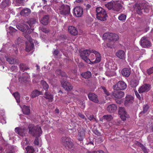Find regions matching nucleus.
<instances>
[{"mask_svg":"<svg viewBox=\"0 0 153 153\" xmlns=\"http://www.w3.org/2000/svg\"><path fill=\"white\" fill-rule=\"evenodd\" d=\"M16 27L19 30L25 33H23V36L30 42H32L31 37L27 34L30 33L33 31L30 27L23 23L19 24L16 26Z\"/></svg>","mask_w":153,"mask_h":153,"instance_id":"f257e3e1","label":"nucleus"},{"mask_svg":"<svg viewBox=\"0 0 153 153\" xmlns=\"http://www.w3.org/2000/svg\"><path fill=\"white\" fill-rule=\"evenodd\" d=\"M29 133L36 137H40L42 133V129L39 126L29 125L28 126Z\"/></svg>","mask_w":153,"mask_h":153,"instance_id":"f03ea898","label":"nucleus"},{"mask_svg":"<svg viewBox=\"0 0 153 153\" xmlns=\"http://www.w3.org/2000/svg\"><path fill=\"white\" fill-rule=\"evenodd\" d=\"M134 7L136 12L139 15H141L143 12L148 13L149 12V6L146 3L136 4H135Z\"/></svg>","mask_w":153,"mask_h":153,"instance_id":"7ed1b4c3","label":"nucleus"},{"mask_svg":"<svg viewBox=\"0 0 153 153\" xmlns=\"http://www.w3.org/2000/svg\"><path fill=\"white\" fill-rule=\"evenodd\" d=\"M97 18L101 21H104L106 20V17L108 16L105 10L101 7L96 8Z\"/></svg>","mask_w":153,"mask_h":153,"instance_id":"20e7f679","label":"nucleus"},{"mask_svg":"<svg viewBox=\"0 0 153 153\" xmlns=\"http://www.w3.org/2000/svg\"><path fill=\"white\" fill-rule=\"evenodd\" d=\"M59 13L63 16L69 14L70 13V8L67 5L62 4L59 7Z\"/></svg>","mask_w":153,"mask_h":153,"instance_id":"39448f33","label":"nucleus"},{"mask_svg":"<svg viewBox=\"0 0 153 153\" xmlns=\"http://www.w3.org/2000/svg\"><path fill=\"white\" fill-rule=\"evenodd\" d=\"M61 143L65 147L68 148L73 147V144L72 143L71 139L67 137H63L61 138Z\"/></svg>","mask_w":153,"mask_h":153,"instance_id":"423d86ee","label":"nucleus"},{"mask_svg":"<svg viewBox=\"0 0 153 153\" xmlns=\"http://www.w3.org/2000/svg\"><path fill=\"white\" fill-rule=\"evenodd\" d=\"M94 50H85L83 51L81 53V57L87 63L90 62L89 59L88 57L91 53H93Z\"/></svg>","mask_w":153,"mask_h":153,"instance_id":"0eeeda50","label":"nucleus"},{"mask_svg":"<svg viewBox=\"0 0 153 153\" xmlns=\"http://www.w3.org/2000/svg\"><path fill=\"white\" fill-rule=\"evenodd\" d=\"M140 45L144 48H148L151 46V43L148 37L146 36L142 37L140 40Z\"/></svg>","mask_w":153,"mask_h":153,"instance_id":"6e6552de","label":"nucleus"},{"mask_svg":"<svg viewBox=\"0 0 153 153\" xmlns=\"http://www.w3.org/2000/svg\"><path fill=\"white\" fill-rule=\"evenodd\" d=\"M127 87L126 84L123 81H120L113 86L114 90H123Z\"/></svg>","mask_w":153,"mask_h":153,"instance_id":"1a4fd4ad","label":"nucleus"},{"mask_svg":"<svg viewBox=\"0 0 153 153\" xmlns=\"http://www.w3.org/2000/svg\"><path fill=\"white\" fill-rule=\"evenodd\" d=\"M118 114L120 115V117L121 119L123 121H125L126 118L129 117L128 115L126 112L125 108L123 107H120Z\"/></svg>","mask_w":153,"mask_h":153,"instance_id":"9d476101","label":"nucleus"},{"mask_svg":"<svg viewBox=\"0 0 153 153\" xmlns=\"http://www.w3.org/2000/svg\"><path fill=\"white\" fill-rule=\"evenodd\" d=\"M83 9L79 6H76L74 9V14L77 17H80L83 14Z\"/></svg>","mask_w":153,"mask_h":153,"instance_id":"9b49d317","label":"nucleus"},{"mask_svg":"<svg viewBox=\"0 0 153 153\" xmlns=\"http://www.w3.org/2000/svg\"><path fill=\"white\" fill-rule=\"evenodd\" d=\"M88 97L90 100L95 103H99V101L98 97L94 93L90 92L88 94Z\"/></svg>","mask_w":153,"mask_h":153,"instance_id":"f8f14e48","label":"nucleus"},{"mask_svg":"<svg viewBox=\"0 0 153 153\" xmlns=\"http://www.w3.org/2000/svg\"><path fill=\"white\" fill-rule=\"evenodd\" d=\"M120 90H114L112 93L113 96L117 99H120L123 97L124 96V92Z\"/></svg>","mask_w":153,"mask_h":153,"instance_id":"ddd939ff","label":"nucleus"},{"mask_svg":"<svg viewBox=\"0 0 153 153\" xmlns=\"http://www.w3.org/2000/svg\"><path fill=\"white\" fill-rule=\"evenodd\" d=\"M61 84L64 89L67 91H70L73 88L72 85L69 82L64 80L61 82Z\"/></svg>","mask_w":153,"mask_h":153,"instance_id":"4468645a","label":"nucleus"},{"mask_svg":"<svg viewBox=\"0 0 153 153\" xmlns=\"http://www.w3.org/2000/svg\"><path fill=\"white\" fill-rule=\"evenodd\" d=\"M151 88V85L149 84H145L141 86L138 90L139 93H141L148 91Z\"/></svg>","mask_w":153,"mask_h":153,"instance_id":"2eb2a0df","label":"nucleus"},{"mask_svg":"<svg viewBox=\"0 0 153 153\" xmlns=\"http://www.w3.org/2000/svg\"><path fill=\"white\" fill-rule=\"evenodd\" d=\"M112 63L111 62H108L106 63L105 65L106 67L107 68V71L106 73V75L111 76H112V74H110V72L113 71V70L114 69V67L112 66Z\"/></svg>","mask_w":153,"mask_h":153,"instance_id":"dca6fc26","label":"nucleus"},{"mask_svg":"<svg viewBox=\"0 0 153 153\" xmlns=\"http://www.w3.org/2000/svg\"><path fill=\"white\" fill-rule=\"evenodd\" d=\"M85 131L83 127H81L79 130L78 139L80 141H82L85 135Z\"/></svg>","mask_w":153,"mask_h":153,"instance_id":"f3484780","label":"nucleus"},{"mask_svg":"<svg viewBox=\"0 0 153 153\" xmlns=\"http://www.w3.org/2000/svg\"><path fill=\"white\" fill-rule=\"evenodd\" d=\"M68 30L69 32L73 35L76 36L78 34V31L77 29L74 26H69Z\"/></svg>","mask_w":153,"mask_h":153,"instance_id":"a211bd4d","label":"nucleus"},{"mask_svg":"<svg viewBox=\"0 0 153 153\" xmlns=\"http://www.w3.org/2000/svg\"><path fill=\"white\" fill-rule=\"evenodd\" d=\"M134 101V97L128 95L126 97L125 102L126 105H128L132 104Z\"/></svg>","mask_w":153,"mask_h":153,"instance_id":"6ab92c4d","label":"nucleus"},{"mask_svg":"<svg viewBox=\"0 0 153 153\" xmlns=\"http://www.w3.org/2000/svg\"><path fill=\"white\" fill-rule=\"evenodd\" d=\"M117 109L116 105L114 104H112L108 105L107 108V111L110 113H113Z\"/></svg>","mask_w":153,"mask_h":153,"instance_id":"aec40b11","label":"nucleus"},{"mask_svg":"<svg viewBox=\"0 0 153 153\" xmlns=\"http://www.w3.org/2000/svg\"><path fill=\"white\" fill-rule=\"evenodd\" d=\"M131 72V69L130 68H125L122 70L121 73L123 76L128 77L130 75Z\"/></svg>","mask_w":153,"mask_h":153,"instance_id":"412c9836","label":"nucleus"},{"mask_svg":"<svg viewBox=\"0 0 153 153\" xmlns=\"http://www.w3.org/2000/svg\"><path fill=\"white\" fill-rule=\"evenodd\" d=\"M15 131L20 136H23L24 135L25 133L26 130L24 128L17 127L15 128Z\"/></svg>","mask_w":153,"mask_h":153,"instance_id":"4be33fe9","label":"nucleus"},{"mask_svg":"<svg viewBox=\"0 0 153 153\" xmlns=\"http://www.w3.org/2000/svg\"><path fill=\"white\" fill-rule=\"evenodd\" d=\"M49 16L48 15L44 16L40 20L41 23L44 25H47L49 22Z\"/></svg>","mask_w":153,"mask_h":153,"instance_id":"5701e85b","label":"nucleus"},{"mask_svg":"<svg viewBox=\"0 0 153 153\" xmlns=\"http://www.w3.org/2000/svg\"><path fill=\"white\" fill-rule=\"evenodd\" d=\"M116 55L120 59H124L125 58V52L123 50H119L116 53Z\"/></svg>","mask_w":153,"mask_h":153,"instance_id":"b1692460","label":"nucleus"},{"mask_svg":"<svg viewBox=\"0 0 153 153\" xmlns=\"http://www.w3.org/2000/svg\"><path fill=\"white\" fill-rule=\"evenodd\" d=\"M31 13V10L28 8H25L22 10L20 12V14L24 16H28Z\"/></svg>","mask_w":153,"mask_h":153,"instance_id":"393cba45","label":"nucleus"},{"mask_svg":"<svg viewBox=\"0 0 153 153\" xmlns=\"http://www.w3.org/2000/svg\"><path fill=\"white\" fill-rule=\"evenodd\" d=\"M93 53L95 54L96 57L95 60L93 62V63H97L99 62L101 60L100 54L99 52L95 51H93Z\"/></svg>","mask_w":153,"mask_h":153,"instance_id":"a878e982","label":"nucleus"},{"mask_svg":"<svg viewBox=\"0 0 153 153\" xmlns=\"http://www.w3.org/2000/svg\"><path fill=\"white\" fill-rule=\"evenodd\" d=\"M122 5L120 3L118 2H114V10L118 12L122 9Z\"/></svg>","mask_w":153,"mask_h":153,"instance_id":"bb28decb","label":"nucleus"},{"mask_svg":"<svg viewBox=\"0 0 153 153\" xmlns=\"http://www.w3.org/2000/svg\"><path fill=\"white\" fill-rule=\"evenodd\" d=\"M42 94V91H39L38 90L36 89L32 92L31 94V96L32 98H34Z\"/></svg>","mask_w":153,"mask_h":153,"instance_id":"cd10ccee","label":"nucleus"},{"mask_svg":"<svg viewBox=\"0 0 153 153\" xmlns=\"http://www.w3.org/2000/svg\"><path fill=\"white\" fill-rule=\"evenodd\" d=\"M10 3L9 0H4L0 4V7L4 8L6 7L9 6Z\"/></svg>","mask_w":153,"mask_h":153,"instance_id":"c85d7f7f","label":"nucleus"},{"mask_svg":"<svg viewBox=\"0 0 153 153\" xmlns=\"http://www.w3.org/2000/svg\"><path fill=\"white\" fill-rule=\"evenodd\" d=\"M6 59L10 64H15L19 62V61L18 60L12 57H6Z\"/></svg>","mask_w":153,"mask_h":153,"instance_id":"c756f323","label":"nucleus"},{"mask_svg":"<svg viewBox=\"0 0 153 153\" xmlns=\"http://www.w3.org/2000/svg\"><path fill=\"white\" fill-rule=\"evenodd\" d=\"M19 67L20 70L23 72H25L29 69V68L26 65V64L24 63H21L19 65Z\"/></svg>","mask_w":153,"mask_h":153,"instance_id":"7c9ffc66","label":"nucleus"},{"mask_svg":"<svg viewBox=\"0 0 153 153\" xmlns=\"http://www.w3.org/2000/svg\"><path fill=\"white\" fill-rule=\"evenodd\" d=\"M22 111L24 114L28 115L30 111V107L28 106L24 105L22 109Z\"/></svg>","mask_w":153,"mask_h":153,"instance_id":"2f4dec72","label":"nucleus"},{"mask_svg":"<svg viewBox=\"0 0 153 153\" xmlns=\"http://www.w3.org/2000/svg\"><path fill=\"white\" fill-rule=\"evenodd\" d=\"M91 73L89 71L82 73L81 74L82 76L85 79L89 78L91 76Z\"/></svg>","mask_w":153,"mask_h":153,"instance_id":"473e14b6","label":"nucleus"},{"mask_svg":"<svg viewBox=\"0 0 153 153\" xmlns=\"http://www.w3.org/2000/svg\"><path fill=\"white\" fill-rule=\"evenodd\" d=\"M139 81L138 80L133 79L130 82L131 87L133 88L136 87L138 84Z\"/></svg>","mask_w":153,"mask_h":153,"instance_id":"72a5a7b5","label":"nucleus"},{"mask_svg":"<svg viewBox=\"0 0 153 153\" xmlns=\"http://www.w3.org/2000/svg\"><path fill=\"white\" fill-rule=\"evenodd\" d=\"M34 44L33 43L30 42V43L28 44L26 47V51L27 52L30 51L33 49L34 47Z\"/></svg>","mask_w":153,"mask_h":153,"instance_id":"f704fd0d","label":"nucleus"},{"mask_svg":"<svg viewBox=\"0 0 153 153\" xmlns=\"http://www.w3.org/2000/svg\"><path fill=\"white\" fill-rule=\"evenodd\" d=\"M110 36V39L109 40L111 41H116L119 39L118 36L116 34L111 33Z\"/></svg>","mask_w":153,"mask_h":153,"instance_id":"c9c22d12","label":"nucleus"},{"mask_svg":"<svg viewBox=\"0 0 153 153\" xmlns=\"http://www.w3.org/2000/svg\"><path fill=\"white\" fill-rule=\"evenodd\" d=\"M114 1H111L105 5V7L108 10L112 9L114 10Z\"/></svg>","mask_w":153,"mask_h":153,"instance_id":"e433bc0d","label":"nucleus"},{"mask_svg":"<svg viewBox=\"0 0 153 153\" xmlns=\"http://www.w3.org/2000/svg\"><path fill=\"white\" fill-rule=\"evenodd\" d=\"M45 97L46 99L49 100L50 101H52L53 100V96L49 93L46 92L45 93Z\"/></svg>","mask_w":153,"mask_h":153,"instance_id":"4c0bfd02","label":"nucleus"},{"mask_svg":"<svg viewBox=\"0 0 153 153\" xmlns=\"http://www.w3.org/2000/svg\"><path fill=\"white\" fill-rule=\"evenodd\" d=\"M41 83L43 88L45 89L46 91H47L49 88V86L46 82L44 80H42L41 81Z\"/></svg>","mask_w":153,"mask_h":153,"instance_id":"58836bf2","label":"nucleus"},{"mask_svg":"<svg viewBox=\"0 0 153 153\" xmlns=\"http://www.w3.org/2000/svg\"><path fill=\"white\" fill-rule=\"evenodd\" d=\"M33 77L34 78L33 79V81L36 82H37L40 79V77L41 76L39 74H33Z\"/></svg>","mask_w":153,"mask_h":153,"instance_id":"ea45409f","label":"nucleus"},{"mask_svg":"<svg viewBox=\"0 0 153 153\" xmlns=\"http://www.w3.org/2000/svg\"><path fill=\"white\" fill-rule=\"evenodd\" d=\"M113 118V117L110 115H105L102 117V120H105L107 121H110Z\"/></svg>","mask_w":153,"mask_h":153,"instance_id":"a19ab883","label":"nucleus"},{"mask_svg":"<svg viewBox=\"0 0 153 153\" xmlns=\"http://www.w3.org/2000/svg\"><path fill=\"white\" fill-rule=\"evenodd\" d=\"M13 95L15 98L16 99L17 102L18 103H19L20 102V95L19 93L18 92H16L13 93Z\"/></svg>","mask_w":153,"mask_h":153,"instance_id":"79ce46f5","label":"nucleus"},{"mask_svg":"<svg viewBox=\"0 0 153 153\" xmlns=\"http://www.w3.org/2000/svg\"><path fill=\"white\" fill-rule=\"evenodd\" d=\"M6 153H15L14 148L12 146H10L6 150Z\"/></svg>","mask_w":153,"mask_h":153,"instance_id":"37998d69","label":"nucleus"},{"mask_svg":"<svg viewBox=\"0 0 153 153\" xmlns=\"http://www.w3.org/2000/svg\"><path fill=\"white\" fill-rule=\"evenodd\" d=\"M26 150L27 153H34L35 152V149L32 146H28L26 148Z\"/></svg>","mask_w":153,"mask_h":153,"instance_id":"c03bdc74","label":"nucleus"},{"mask_svg":"<svg viewBox=\"0 0 153 153\" xmlns=\"http://www.w3.org/2000/svg\"><path fill=\"white\" fill-rule=\"evenodd\" d=\"M138 145L140 147H141L144 153H148L147 149L142 144L140 143H138Z\"/></svg>","mask_w":153,"mask_h":153,"instance_id":"a18cd8bd","label":"nucleus"},{"mask_svg":"<svg viewBox=\"0 0 153 153\" xmlns=\"http://www.w3.org/2000/svg\"><path fill=\"white\" fill-rule=\"evenodd\" d=\"M149 108V106L148 105H146L143 106V111L140 112V114H144L146 113L148 111Z\"/></svg>","mask_w":153,"mask_h":153,"instance_id":"49530a36","label":"nucleus"},{"mask_svg":"<svg viewBox=\"0 0 153 153\" xmlns=\"http://www.w3.org/2000/svg\"><path fill=\"white\" fill-rule=\"evenodd\" d=\"M36 22V19L33 18H32L28 21V24L30 26V27H31V26L35 24Z\"/></svg>","mask_w":153,"mask_h":153,"instance_id":"de8ad7c7","label":"nucleus"},{"mask_svg":"<svg viewBox=\"0 0 153 153\" xmlns=\"http://www.w3.org/2000/svg\"><path fill=\"white\" fill-rule=\"evenodd\" d=\"M111 33H104L103 35V38L104 39H108L109 40L110 39Z\"/></svg>","mask_w":153,"mask_h":153,"instance_id":"09e8293b","label":"nucleus"},{"mask_svg":"<svg viewBox=\"0 0 153 153\" xmlns=\"http://www.w3.org/2000/svg\"><path fill=\"white\" fill-rule=\"evenodd\" d=\"M23 42L24 40L22 39L20 37H19L15 42L16 45H18L21 44Z\"/></svg>","mask_w":153,"mask_h":153,"instance_id":"8fccbe9b","label":"nucleus"},{"mask_svg":"<svg viewBox=\"0 0 153 153\" xmlns=\"http://www.w3.org/2000/svg\"><path fill=\"white\" fill-rule=\"evenodd\" d=\"M9 29L10 30L9 33L12 35H13V34L15 33L17 30L16 29L10 26L9 27Z\"/></svg>","mask_w":153,"mask_h":153,"instance_id":"3c124183","label":"nucleus"},{"mask_svg":"<svg viewBox=\"0 0 153 153\" xmlns=\"http://www.w3.org/2000/svg\"><path fill=\"white\" fill-rule=\"evenodd\" d=\"M126 15L124 14H121L118 17V19L121 21H123L126 20Z\"/></svg>","mask_w":153,"mask_h":153,"instance_id":"603ef678","label":"nucleus"},{"mask_svg":"<svg viewBox=\"0 0 153 153\" xmlns=\"http://www.w3.org/2000/svg\"><path fill=\"white\" fill-rule=\"evenodd\" d=\"M10 70L12 71L16 72L18 70V68L17 66L13 65L10 68Z\"/></svg>","mask_w":153,"mask_h":153,"instance_id":"864d4df0","label":"nucleus"},{"mask_svg":"<svg viewBox=\"0 0 153 153\" xmlns=\"http://www.w3.org/2000/svg\"><path fill=\"white\" fill-rule=\"evenodd\" d=\"M13 50L14 51V53L16 54H17L18 51V47L16 45H13L12 46Z\"/></svg>","mask_w":153,"mask_h":153,"instance_id":"5fc2aeb1","label":"nucleus"},{"mask_svg":"<svg viewBox=\"0 0 153 153\" xmlns=\"http://www.w3.org/2000/svg\"><path fill=\"white\" fill-rule=\"evenodd\" d=\"M40 29L42 31L45 33H48L50 31L48 29L45 27H42Z\"/></svg>","mask_w":153,"mask_h":153,"instance_id":"6e6d98bb","label":"nucleus"},{"mask_svg":"<svg viewBox=\"0 0 153 153\" xmlns=\"http://www.w3.org/2000/svg\"><path fill=\"white\" fill-rule=\"evenodd\" d=\"M146 72L149 75L153 73V67L148 69L146 71Z\"/></svg>","mask_w":153,"mask_h":153,"instance_id":"4d7b16f0","label":"nucleus"},{"mask_svg":"<svg viewBox=\"0 0 153 153\" xmlns=\"http://www.w3.org/2000/svg\"><path fill=\"white\" fill-rule=\"evenodd\" d=\"M93 131L96 135L99 136L100 135V133L98 131V130L95 128L93 129Z\"/></svg>","mask_w":153,"mask_h":153,"instance_id":"13d9d810","label":"nucleus"},{"mask_svg":"<svg viewBox=\"0 0 153 153\" xmlns=\"http://www.w3.org/2000/svg\"><path fill=\"white\" fill-rule=\"evenodd\" d=\"M102 88L103 90L105 93L108 96L110 95L109 93L107 91L106 89L104 87H102Z\"/></svg>","mask_w":153,"mask_h":153,"instance_id":"bf43d9fd","label":"nucleus"},{"mask_svg":"<svg viewBox=\"0 0 153 153\" xmlns=\"http://www.w3.org/2000/svg\"><path fill=\"white\" fill-rule=\"evenodd\" d=\"M78 116L80 117L81 118L84 119L85 121H86L87 119L85 118V116L80 113H78Z\"/></svg>","mask_w":153,"mask_h":153,"instance_id":"052dcab7","label":"nucleus"},{"mask_svg":"<svg viewBox=\"0 0 153 153\" xmlns=\"http://www.w3.org/2000/svg\"><path fill=\"white\" fill-rule=\"evenodd\" d=\"M17 3L21 4L25 0H14Z\"/></svg>","mask_w":153,"mask_h":153,"instance_id":"680f3d73","label":"nucleus"},{"mask_svg":"<svg viewBox=\"0 0 153 153\" xmlns=\"http://www.w3.org/2000/svg\"><path fill=\"white\" fill-rule=\"evenodd\" d=\"M34 143L35 145H38L39 144V140L38 137H36V138L34 141Z\"/></svg>","mask_w":153,"mask_h":153,"instance_id":"e2e57ef3","label":"nucleus"},{"mask_svg":"<svg viewBox=\"0 0 153 153\" xmlns=\"http://www.w3.org/2000/svg\"><path fill=\"white\" fill-rule=\"evenodd\" d=\"M56 73L58 75L61 74L62 73L61 70L59 69H58L56 70Z\"/></svg>","mask_w":153,"mask_h":153,"instance_id":"0e129e2a","label":"nucleus"},{"mask_svg":"<svg viewBox=\"0 0 153 153\" xmlns=\"http://www.w3.org/2000/svg\"><path fill=\"white\" fill-rule=\"evenodd\" d=\"M25 78H23L22 77H19V82H24V79H25Z\"/></svg>","mask_w":153,"mask_h":153,"instance_id":"69168bd1","label":"nucleus"},{"mask_svg":"<svg viewBox=\"0 0 153 153\" xmlns=\"http://www.w3.org/2000/svg\"><path fill=\"white\" fill-rule=\"evenodd\" d=\"M135 93L137 97L139 99H140V95L137 92V91H135Z\"/></svg>","mask_w":153,"mask_h":153,"instance_id":"338daca9","label":"nucleus"},{"mask_svg":"<svg viewBox=\"0 0 153 153\" xmlns=\"http://www.w3.org/2000/svg\"><path fill=\"white\" fill-rule=\"evenodd\" d=\"M107 46L108 47L110 48H112V47H113V44H110L109 43H107Z\"/></svg>","mask_w":153,"mask_h":153,"instance_id":"774afa93","label":"nucleus"}]
</instances>
